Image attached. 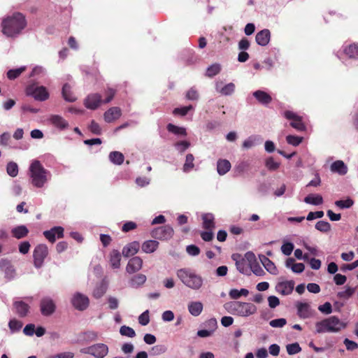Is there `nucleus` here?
Masks as SVG:
<instances>
[{
  "instance_id": "26",
  "label": "nucleus",
  "mask_w": 358,
  "mask_h": 358,
  "mask_svg": "<svg viewBox=\"0 0 358 358\" xmlns=\"http://www.w3.org/2000/svg\"><path fill=\"white\" fill-rule=\"evenodd\" d=\"M262 142V138L259 135H252L245 139L243 143V148L250 149Z\"/></svg>"
},
{
  "instance_id": "33",
  "label": "nucleus",
  "mask_w": 358,
  "mask_h": 358,
  "mask_svg": "<svg viewBox=\"0 0 358 358\" xmlns=\"http://www.w3.org/2000/svg\"><path fill=\"white\" fill-rule=\"evenodd\" d=\"M331 171L340 175H345L348 172V168L343 161L337 160L331 164Z\"/></svg>"
},
{
  "instance_id": "37",
  "label": "nucleus",
  "mask_w": 358,
  "mask_h": 358,
  "mask_svg": "<svg viewBox=\"0 0 358 358\" xmlns=\"http://www.w3.org/2000/svg\"><path fill=\"white\" fill-rule=\"evenodd\" d=\"M214 215L212 213H205L202 215L203 227L207 230L215 228Z\"/></svg>"
},
{
  "instance_id": "14",
  "label": "nucleus",
  "mask_w": 358,
  "mask_h": 358,
  "mask_svg": "<svg viewBox=\"0 0 358 358\" xmlns=\"http://www.w3.org/2000/svg\"><path fill=\"white\" fill-rule=\"evenodd\" d=\"M71 303L76 309L84 310L88 307L90 301L87 296L77 292L73 296Z\"/></svg>"
},
{
  "instance_id": "15",
  "label": "nucleus",
  "mask_w": 358,
  "mask_h": 358,
  "mask_svg": "<svg viewBox=\"0 0 358 358\" xmlns=\"http://www.w3.org/2000/svg\"><path fill=\"white\" fill-rule=\"evenodd\" d=\"M101 103V96L98 93L90 94L84 100L85 106L90 110L97 109Z\"/></svg>"
},
{
  "instance_id": "35",
  "label": "nucleus",
  "mask_w": 358,
  "mask_h": 358,
  "mask_svg": "<svg viewBox=\"0 0 358 358\" xmlns=\"http://www.w3.org/2000/svg\"><path fill=\"white\" fill-rule=\"evenodd\" d=\"M110 266L113 268H119L120 266L121 253L117 250H113L109 258Z\"/></svg>"
},
{
  "instance_id": "16",
  "label": "nucleus",
  "mask_w": 358,
  "mask_h": 358,
  "mask_svg": "<svg viewBox=\"0 0 358 358\" xmlns=\"http://www.w3.org/2000/svg\"><path fill=\"white\" fill-rule=\"evenodd\" d=\"M64 229L62 227L57 226L46 230L43 232V236L50 243H53L56 241V238H62L64 237Z\"/></svg>"
},
{
  "instance_id": "23",
  "label": "nucleus",
  "mask_w": 358,
  "mask_h": 358,
  "mask_svg": "<svg viewBox=\"0 0 358 358\" xmlns=\"http://www.w3.org/2000/svg\"><path fill=\"white\" fill-rule=\"evenodd\" d=\"M259 259L265 268V269L272 275L278 274V269L274 263L270 260L266 256L264 255H259Z\"/></svg>"
},
{
  "instance_id": "18",
  "label": "nucleus",
  "mask_w": 358,
  "mask_h": 358,
  "mask_svg": "<svg viewBox=\"0 0 358 358\" xmlns=\"http://www.w3.org/2000/svg\"><path fill=\"white\" fill-rule=\"evenodd\" d=\"M122 115L121 109L119 107H111L103 114V119L106 122L110 123L119 119Z\"/></svg>"
},
{
  "instance_id": "11",
  "label": "nucleus",
  "mask_w": 358,
  "mask_h": 358,
  "mask_svg": "<svg viewBox=\"0 0 358 358\" xmlns=\"http://www.w3.org/2000/svg\"><path fill=\"white\" fill-rule=\"evenodd\" d=\"M296 308L297 309V315L301 319L313 317L316 313L315 310L306 302H297Z\"/></svg>"
},
{
  "instance_id": "50",
  "label": "nucleus",
  "mask_w": 358,
  "mask_h": 358,
  "mask_svg": "<svg viewBox=\"0 0 358 358\" xmlns=\"http://www.w3.org/2000/svg\"><path fill=\"white\" fill-rule=\"evenodd\" d=\"M185 98L189 101H197L199 99V94L195 87H192L185 94Z\"/></svg>"
},
{
  "instance_id": "1",
  "label": "nucleus",
  "mask_w": 358,
  "mask_h": 358,
  "mask_svg": "<svg viewBox=\"0 0 358 358\" xmlns=\"http://www.w3.org/2000/svg\"><path fill=\"white\" fill-rule=\"evenodd\" d=\"M27 25L25 16L19 12L13 13L3 18L1 23L2 34L7 38L17 37Z\"/></svg>"
},
{
  "instance_id": "64",
  "label": "nucleus",
  "mask_w": 358,
  "mask_h": 358,
  "mask_svg": "<svg viewBox=\"0 0 358 358\" xmlns=\"http://www.w3.org/2000/svg\"><path fill=\"white\" fill-rule=\"evenodd\" d=\"M138 322L143 325L146 326L150 322L149 310H146L138 317Z\"/></svg>"
},
{
  "instance_id": "30",
  "label": "nucleus",
  "mask_w": 358,
  "mask_h": 358,
  "mask_svg": "<svg viewBox=\"0 0 358 358\" xmlns=\"http://www.w3.org/2000/svg\"><path fill=\"white\" fill-rule=\"evenodd\" d=\"M29 229L24 225H20L11 229L12 236L17 238L21 239L28 235Z\"/></svg>"
},
{
  "instance_id": "47",
  "label": "nucleus",
  "mask_w": 358,
  "mask_h": 358,
  "mask_svg": "<svg viewBox=\"0 0 358 358\" xmlns=\"http://www.w3.org/2000/svg\"><path fill=\"white\" fill-rule=\"evenodd\" d=\"M26 70V66H22L17 69H10L7 72V77L10 80H14L19 77L22 73Z\"/></svg>"
},
{
  "instance_id": "42",
  "label": "nucleus",
  "mask_w": 358,
  "mask_h": 358,
  "mask_svg": "<svg viewBox=\"0 0 358 358\" xmlns=\"http://www.w3.org/2000/svg\"><path fill=\"white\" fill-rule=\"evenodd\" d=\"M194 157L192 154H187L186 155L185 162L182 166V171L184 173H189L194 169Z\"/></svg>"
},
{
  "instance_id": "36",
  "label": "nucleus",
  "mask_w": 358,
  "mask_h": 358,
  "mask_svg": "<svg viewBox=\"0 0 358 358\" xmlns=\"http://www.w3.org/2000/svg\"><path fill=\"white\" fill-rule=\"evenodd\" d=\"M344 53L350 59H358V43H353L343 49Z\"/></svg>"
},
{
  "instance_id": "31",
  "label": "nucleus",
  "mask_w": 358,
  "mask_h": 358,
  "mask_svg": "<svg viewBox=\"0 0 358 358\" xmlns=\"http://www.w3.org/2000/svg\"><path fill=\"white\" fill-rule=\"evenodd\" d=\"M231 167V163L227 159H219L217 162V171L220 176L225 175Z\"/></svg>"
},
{
  "instance_id": "2",
  "label": "nucleus",
  "mask_w": 358,
  "mask_h": 358,
  "mask_svg": "<svg viewBox=\"0 0 358 358\" xmlns=\"http://www.w3.org/2000/svg\"><path fill=\"white\" fill-rule=\"evenodd\" d=\"M28 174L30 183L36 188H43L51 180L52 174L45 169L41 162L33 160L29 167Z\"/></svg>"
},
{
  "instance_id": "34",
  "label": "nucleus",
  "mask_w": 358,
  "mask_h": 358,
  "mask_svg": "<svg viewBox=\"0 0 358 358\" xmlns=\"http://www.w3.org/2000/svg\"><path fill=\"white\" fill-rule=\"evenodd\" d=\"M166 129L169 132L178 136L185 137L187 135L186 129L185 127H178L172 123H169L166 126Z\"/></svg>"
},
{
  "instance_id": "22",
  "label": "nucleus",
  "mask_w": 358,
  "mask_h": 358,
  "mask_svg": "<svg viewBox=\"0 0 358 358\" xmlns=\"http://www.w3.org/2000/svg\"><path fill=\"white\" fill-rule=\"evenodd\" d=\"M271 32L268 29H264L257 32L255 36L257 43L261 46H266L270 41Z\"/></svg>"
},
{
  "instance_id": "5",
  "label": "nucleus",
  "mask_w": 358,
  "mask_h": 358,
  "mask_svg": "<svg viewBox=\"0 0 358 358\" xmlns=\"http://www.w3.org/2000/svg\"><path fill=\"white\" fill-rule=\"evenodd\" d=\"M176 275L186 287L193 290H199L203 285V278L190 268L178 269Z\"/></svg>"
},
{
  "instance_id": "9",
  "label": "nucleus",
  "mask_w": 358,
  "mask_h": 358,
  "mask_svg": "<svg viewBox=\"0 0 358 358\" xmlns=\"http://www.w3.org/2000/svg\"><path fill=\"white\" fill-rule=\"evenodd\" d=\"M151 236L155 239L168 240L173 235V229L170 225L155 228L151 231Z\"/></svg>"
},
{
  "instance_id": "46",
  "label": "nucleus",
  "mask_w": 358,
  "mask_h": 358,
  "mask_svg": "<svg viewBox=\"0 0 358 358\" xmlns=\"http://www.w3.org/2000/svg\"><path fill=\"white\" fill-rule=\"evenodd\" d=\"M355 287H345V289L337 293V296L343 299H350L355 292Z\"/></svg>"
},
{
  "instance_id": "13",
  "label": "nucleus",
  "mask_w": 358,
  "mask_h": 358,
  "mask_svg": "<svg viewBox=\"0 0 358 358\" xmlns=\"http://www.w3.org/2000/svg\"><path fill=\"white\" fill-rule=\"evenodd\" d=\"M40 309L43 315L50 316L55 313L56 305L50 297L45 296L41 300Z\"/></svg>"
},
{
  "instance_id": "17",
  "label": "nucleus",
  "mask_w": 358,
  "mask_h": 358,
  "mask_svg": "<svg viewBox=\"0 0 358 358\" xmlns=\"http://www.w3.org/2000/svg\"><path fill=\"white\" fill-rule=\"evenodd\" d=\"M294 287V282L293 280H287L278 282L275 286L277 292L282 295L290 294Z\"/></svg>"
},
{
  "instance_id": "25",
  "label": "nucleus",
  "mask_w": 358,
  "mask_h": 358,
  "mask_svg": "<svg viewBox=\"0 0 358 358\" xmlns=\"http://www.w3.org/2000/svg\"><path fill=\"white\" fill-rule=\"evenodd\" d=\"M140 244L138 241H133L128 243L122 248V255L129 257L136 254L139 250Z\"/></svg>"
},
{
  "instance_id": "27",
  "label": "nucleus",
  "mask_w": 358,
  "mask_h": 358,
  "mask_svg": "<svg viewBox=\"0 0 358 358\" xmlns=\"http://www.w3.org/2000/svg\"><path fill=\"white\" fill-rule=\"evenodd\" d=\"M159 244V242L156 240L145 241L141 245L142 251L147 254L152 253L157 250Z\"/></svg>"
},
{
  "instance_id": "43",
  "label": "nucleus",
  "mask_w": 358,
  "mask_h": 358,
  "mask_svg": "<svg viewBox=\"0 0 358 358\" xmlns=\"http://www.w3.org/2000/svg\"><path fill=\"white\" fill-rule=\"evenodd\" d=\"M250 166L249 160L241 161L234 167V171L236 175H241L243 173L247 171Z\"/></svg>"
},
{
  "instance_id": "61",
  "label": "nucleus",
  "mask_w": 358,
  "mask_h": 358,
  "mask_svg": "<svg viewBox=\"0 0 358 358\" xmlns=\"http://www.w3.org/2000/svg\"><path fill=\"white\" fill-rule=\"evenodd\" d=\"M9 329L12 332L18 331L22 327V323L15 319L10 320L8 322Z\"/></svg>"
},
{
  "instance_id": "41",
  "label": "nucleus",
  "mask_w": 358,
  "mask_h": 358,
  "mask_svg": "<svg viewBox=\"0 0 358 358\" xmlns=\"http://www.w3.org/2000/svg\"><path fill=\"white\" fill-rule=\"evenodd\" d=\"M62 96L64 99L69 102H73L76 98L73 95L71 91V86L68 83H65L62 87Z\"/></svg>"
},
{
  "instance_id": "6",
  "label": "nucleus",
  "mask_w": 358,
  "mask_h": 358,
  "mask_svg": "<svg viewBox=\"0 0 358 358\" xmlns=\"http://www.w3.org/2000/svg\"><path fill=\"white\" fill-rule=\"evenodd\" d=\"M108 345L101 343H96L80 350L81 353L92 355L94 358H104L108 355Z\"/></svg>"
},
{
  "instance_id": "19",
  "label": "nucleus",
  "mask_w": 358,
  "mask_h": 358,
  "mask_svg": "<svg viewBox=\"0 0 358 358\" xmlns=\"http://www.w3.org/2000/svg\"><path fill=\"white\" fill-rule=\"evenodd\" d=\"M143 266V260L140 257H134L130 259L126 267L127 273H134L141 269Z\"/></svg>"
},
{
  "instance_id": "48",
  "label": "nucleus",
  "mask_w": 358,
  "mask_h": 358,
  "mask_svg": "<svg viewBox=\"0 0 358 358\" xmlns=\"http://www.w3.org/2000/svg\"><path fill=\"white\" fill-rule=\"evenodd\" d=\"M190 147V143L187 141H180L174 143V148L180 154L185 152Z\"/></svg>"
},
{
  "instance_id": "28",
  "label": "nucleus",
  "mask_w": 358,
  "mask_h": 358,
  "mask_svg": "<svg viewBox=\"0 0 358 358\" xmlns=\"http://www.w3.org/2000/svg\"><path fill=\"white\" fill-rule=\"evenodd\" d=\"M0 266L3 268L6 278L12 280L14 278L15 269L8 260L2 259L0 262Z\"/></svg>"
},
{
  "instance_id": "8",
  "label": "nucleus",
  "mask_w": 358,
  "mask_h": 358,
  "mask_svg": "<svg viewBox=\"0 0 358 358\" xmlns=\"http://www.w3.org/2000/svg\"><path fill=\"white\" fill-rule=\"evenodd\" d=\"M48 255V248L45 244H38L33 252L34 265L36 268L43 266L44 260Z\"/></svg>"
},
{
  "instance_id": "59",
  "label": "nucleus",
  "mask_w": 358,
  "mask_h": 358,
  "mask_svg": "<svg viewBox=\"0 0 358 358\" xmlns=\"http://www.w3.org/2000/svg\"><path fill=\"white\" fill-rule=\"evenodd\" d=\"M294 248V245L292 243L285 242L281 246V251L285 255L289 256L292 254Z\"/></svg>"
},
{
  "instance_id": "45",
  "label": "nucleus",
  "mask_w": 358,
  "mask_h": 358,
  "mask_svg": "<svg viewBox=\"0 0 358 358\" xmlns=\"http://www.w3.org/2000/svg\"><path fill=\"white\" fill-rule=\"evenodd\" d=\"M221 71V66L220 64L215 63L209 66L206 72V76L208 78H213L217 75Z\"/></svg>"
},
{
  "instance_id": "44",
  "label": "nucleus",
  "mask_w": 358,
  "mask_h": 358,
  "mask_svg": "<svg viewBox=\"0 0 358 358\" xmlns=\"http://www.w3.org/2000/svg\"><path fill=\"white\" fill-rule=\"evenodd\" d=\"M249 294V291L247 289L242 288L240 290L236 289H231L229 295L232 299H238L241 296H247Z\"/></svg>"
},
{
  "instance_id": "39",
  "label": "nucleus",
  "mask_w": 358,
  "mask_h": 358,
  "mask_svg": "<svg viewBox=\"0 0 358 358\" xmlns=\"http://www.w3.org/2000/svg\"><path fill=\"white\" fill-rule=\"evenodd\" d=\"M146 276L143 274H137L132 277L130 280V286L134 288H137L143 285L146 281Z\"/></svg>"
},
{
  "instance_id": "24",
  "label": "nucleus",
  "mask_w": 358,
  "mask_h": 358,
  "mask_svg": "<svg viewBox=\"0 0 358 358\" xmlns=\"http://www.w3.org/2000/svg\"><path fill=\"white\" fill-rule=\"evenodd\" d=\"M253 96L257 101L264 106H267L272 101V97L270 94L263 90H257L252 93Z\"/></svg>"
},
{
  "instance_id": "40",
  "label": "nucleus",
  "mask_w": 358,
  "mask_h": 358,
  "mask_svg": "<svg viewBox=\"0 0 358 358\" xmlns=\"http://www.w3.org/2000/svg\"><path fill=\"white\" fill-rule=\"evenodd\" d=\"M304 201L308 204L317 206L323 203V198L320 194H309L304 198Z\"/></svg>"
},
{
  "instance_id": "10",
  "label": "nucleus",
  "mask_w": 358,
  "mask_h": 358,
  "mask_svg": "<svg viewBox=\"0 0 358 358\" xmlns=\"http://www.w3.org/2000/svg\"><path fill=\"white\" fill-rule=\"evenodd\" d=\"M284 117L292 120L290 125L297 131H302L306 129V126L302 121V117L291 110L284 112Z\"/></svg>"
},
{
  "instance_id": "51",
  "label": "nucleus",
  "mask_w": 358,
  "mask_h": 358,
  "mask_svg": "<svg viewBox=\"0 0 358 358\" xmlns=\"http://www.w3.org/2000/svg\"><path fill=\"white\" fill-rule=\"evenodd\" d=\"M7 173L11 177H15L18 174V166L15 162H10L6 166Z\"/></svg>"
},
{
  "instance_id": "29",
  "label": "nucleus",
  "mask_w": 358,
  "mask_h": 358,
  "mask_svg": "<svg viewBox=\"0 0 358 358\" xmlns=\"http://www.w3.org/2000/svg\"><path fill=\"white\" fill-rule=\"evenodd\" d=\"M14 308L16 310V313L20 317H25L29 310V306L27 303L22 301H17L13 303Z\"/></svg>"
},
{
  "instance_id": "63",
  "label": "nucleus",
  "mask_w": 358,
  "mask_h": 358,
  "mask_svg": "<svg viewBox=\"0 0 358 358\" xmlns=\"http://www.w3.org/2000/svg\"><path fill=\"white\" fill-rule=\"evenodd\" d=\"M287 324L285 318H278L270 321L269 324L273 328H282Z\"/></svg>"
},
{
  "instance_id": "53",
  "label": "nucleus",
  "mask_w": 358,
  "mask_h": 358,
  "mask_svg": "<svg viewBox=\"0 0 358 358\" xmlns=\"http://www.w3.org/2000/svg\"><path fill=\"white\" fill-rule=\"evenodd\" d=\"M106 292V286L101 283L97 285L93 291V296L96 299H100Z\"/></svg>"
},
{
  "instance_id": "57",
  "label": "nucleus",
  "mask_w": 358,
  "mask_h": 358,
  "mask_svg": "<svg viewBox=\"0 0 358 358\" xmlns=\"http://www.w3.org/2000/svg\"><path fill=\"white\" fill-rule=\"evenodd\" d=\"M266 167L269 171H275L280 167V163L274 161L272 157H268L265 162Z\"/></svg>"
},
{
  "instance_id": "20",
  "label": "nucleus",
  "mask_w": 358,
  "mask_h": 358,
  "mask_svg": "<svg viewBox=\"0 0 358 358\" xmlns=\"http://www.w3.org/2000/svg\"><path fill=\"white\" fill-rule=\"evenodd\" d=\"M232 259L236 262V267L237 270L245 275H249L250 271L248 268V264L245 259L242 258L240 255L234 254L232 255Z\"/></svg>"
},
{
  "instance_id": "38",
  "label": "nucleus",
  "mask_w": 358,
  "mask_h": 358,
  "mask_svg": "<svg viewBox=\"0 0 358 358\" xmlns=\"http://www.w3.org/2000/svg\"><path fill=\"white\" fill-rule=\"evenodd\" d=\"M109 160L115 165H121L124 162L123 154L118 151H113L108 155Z\"/></svg>"
},
{
  "instance_id": "58",
  "label": "nucleus",
  "mask_w": 358,
  "mask_h": 358,
  "mask_svg": "<svg viewBox=\"0 0 358 358\" xmlns=\"http://www.w3.org/2000/svg\"><path fill=\"white\" fill-rule=\"evenodd\" d=\"M287 143L293 146L299 145L303 141V137L294 135H288L286 137Z\"/></svg>"
},
{
  "instance_id": "3",
  "label": "nucleus",
  "mask_w": 358,
  "mask_h": 358,
  "mask_svg": "<svg viewBox=\"0 0 358 358\" xmlns=\"http://www.w3.org/2000/svg\"><path fill=\"white\" fill-rule=\"evenodd\" d=\"M224 309L230 314L243 317H248L257 313V306L248 302L233 301L224 304Z\"/></svg>"
},
{
  "instance_id": "60",
  "label": "nucleus",
  "mask_w": 358,
  "mask_h": 358,
  "mask_svg": "<svg viewBox=\"0 0 358 358\" xmlns=\"http://www.w3.org/2000/svg\"><path fill=\"white\" fill-rule=\"evenodd\" d=\"M192 109H193V106L192 105H189V106H183V107H180V108H174L173 113L176 115H180L181 116H185Z\"/></svg>"
},
{
  "instance_id": "21",
  "label": "nucleus",
  "mask_w": 358,
  "mask_h": 358,
  "mask_svg": "<svg viewBox=\"0 0 358 358\" xmlns=\"http://www.w3.org/2000/svg\"><path fill=\"white\" fill-rule=\"evenodd\" d=\"M48 120L54 127L60 130H64L69 127V122L59 115H51Z\"/></svg>"
},
{
  "instance_id": "49",
  "label": "nucleus",
  "mask_w": 358,
  "mask_h": 358,
  "mask_svg": "<svg viewBox=\"0 0 358 358\" xmlns=\"http://www.w3.org/2000/svg\"><path fill=\"white\" fill-rule=\"evenodd\" d=\"M353 204L354 201L350 198H348L345 200H338L335 201V205L340 209L350 208Z\"/></svg>"
},
{
  "instance_id": "12",
  "label": "nucleus",
  "mask_w": 358,
  "mask_h": 358,
  "mask_svg": "<svg viewBox=\"0 0 358 358\" xmlns=\"http://www.w3.org/2000/svg\"><path fill=\"white\" fill-rule=\"evenodd\" d=\"M215 90L222 96H231L235 92L236 85L233 83L224 84L222 80L215 82Z\"/></svg>"
},
{
  "instance_id": "7",
  "label": "nucleus",
  "mask_w": 358,
  "mask_h": 358,
  "mask_svg": "<svg viewBox=\"0 0 358 358\" xmlns=\"http://www.w3.org/2000/svg\"><path fill=\"white\" fill-rule=\"evenodd\" d=\"M26 92L28 96H31L35 100L39 101H44L49 98V93L44 86L29 85L27 87Z\"/></svg>"
},
{
  "instance_id": "55",
  "label": "nucleus",
  "mask_w": 358,
  "mask_h": 358,
  "mask_svg": "<svg viewBox=\"0 0 358 358\" xmlns=\"http://www.w3.org/2000/svg\"><path fill=\"white\" fill-rule=\"evenodd\" d=\"M11 136L8 132H4L0 135V145L12 148L10 145Z\"/></svg>"
},
{
  "instance_id": "52",
  "label": "nucleus",
  "mask_w": 358,
  "mask_h": 358,
  "mask_svg": "<svg viewBox=\"0 0 358 358\" xmlns=\"http://www.w3.org/2000/svg\"><path fill=\"white\" fill-rule=\"evenodd\" d=\"M120 333L122 336L129 338H134L136 336L135 331L130 327L123 325L120 329Z\"/></svg>"
},
{
  "instance_id": "54",
  "label": "nucleus",
  "mask_w": 358,
  "mask_h": 358,
  "mask_svg": "<svg viewBox=\"0 0 358 358\" xmlns=\"http://www.w3.org/2000/svg\"><path fill=\"white\" fill-rule=\"evenodd\" d=\"M286 350L288 355H294L300 352L301 351V348L298 343H294L287 345Z\"/></svg>"
},
{
  "instance_id": "62",
  "label": "nucleus",
  "mask_w": 358,
  "mask_h": 358,
  "mask_svg": "<svg viewBox=\"0 0 358 358\" xmlns=\"http://www.w3.org/2000/svg\"><path fill=\"white\" fill-rule=\"evenodd\" d=\"M250 268L252 273L257 276H262L265 273L258 262L250 265Z\"/></svg>"
},
{
  "instance_id": "56",
  "label": "nucleus",
  "mask_w": 358,
  "mask_h": 358,
  "mask_svg": "<svg viewBox=\"0 0 358 358\" xmlns=\"http://www.w3.org/2000/svg\"><path fill=\"white\" fill-rule=\"evenodd\" d=\"M315 229L321 232H328L331 229V225L328 222L321 220L316 223Z\"/></svg>"
},
{
  "instance_id": "4",
  "label": "nucleus",
  "mask_w": 358,
  "mask_h": 358,
  "mask_svg": "<svg viewBox=\"0 0 358 358\" xmlns=\"http://www.w3.org/2000/svg\"><path fill=\"white\" fill-rule=\"evenodd\" d=\"M346 324L337 316L333 315L315 323L317 334L338 333L345 328Z\"/></svg>"
},
{
  "instance_id": "32",
  "label": "nucleus",
  "mask_w": 358,
  "mask_h": 358,
  "mask_svg": "<svg viewBox=\"0 0 358 358\" xmlns=\"http://www.w3.org/2000/svg\"><path fill=\"white\" fill-rule=\"evenodd\" d=\"M203 308V303L200 301H192L188 304V310L194 317L199 316L201 313Z\"/></svg>"
}]
</instances>
